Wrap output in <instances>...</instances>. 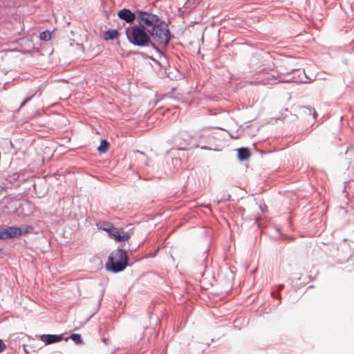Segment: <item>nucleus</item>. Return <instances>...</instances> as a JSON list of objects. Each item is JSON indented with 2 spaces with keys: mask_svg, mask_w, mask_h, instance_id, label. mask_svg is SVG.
Instances as JSON below:
<instances>
[{
  "mask_svg": "<svg viewBox=\"0 0 354 354\" xmlns=\"http://www.w3.org/2000/svg\"><path fill=\"white\" fill-rule=\"evenodd\" d=\"M1 230L2 239L19 237L23 234V232L21 231V228L18 227L11 226L6 228L1 227Z\"/></svg>",
  "mask_w": 354,
  "mask_h": 354,
  "instance_id": "9",
  "label": "nucleus"
},
{
  "mask_svg": "<svg viewBox=\"0 0 354 354\" xmlns=\"http://www.w3.org/2000/svg\"><path fill=\"white\" fill-rule=\"evenodd\" d=\"M304 112L306 114L312 115L314 119H316L317 114L315 109L310 106L304 107Z\"/></svg>",
  "mask_w": 354,
  "mask_h": 354,
  "instance_id": "17",
  "label": "nucleus"
},
{
  "mask_svg": "<svg viewBox=\"0 0 354 354\" xmlns=\"http://www.w3.org/2000/svg\"><path fill=\"white\" fill-rule=\"evenodd\" d=\"M180 136L185 145L195 149H207V145L211 140L209 135L205 133L203 131H196L192 135H189L187 132H182Z\"/></svg>",
  "mask_w": 354,
  "mask_h": 354,
  "instance_id": "4",
  "label": "nucleus"
},
{
  "mask_svg": "<svg viewBox=\"0 0 354 354\" xmlns=\"http://www.w3.org/2000/svg\"><path fill=\"white\" fill-rule=\"evenodd\" d=\"M295 70H296V69L292 68V69H291V71L292 72V71H295Z\"/></svg>",
  "mask_w": 354,
  "mask_h": 354,
  "instance_id": "26",
  "label": "nucleus"
},
{
  "mask_svg": "<svg viewBox=\"0 0 354 354\" xmlns=\"http://www.w3.org/2000/svg\"><path fill=\"white\" fill-rule=\"evenodd\" d=\"M39 38L43 41H49L51 39V33L48 30L43 31L40 33Z\"/></svg>",
  "mask_w": 354,
  "mask_h": 354,
  "instance_id": "18",
  "label": "nucleus"
},
{
  "mask_svg": "<svg viewBox=\"0 0 354 354\" xmlns=\"http://www.w3.org/2000/svg\"><path fill=\"white\" fill-rule=\"evenodd\" d=\"M271 295L274 297H277L279 299H281V295L279 294H277L274 292H271Z\"/></svg>",
  "mask_w": 354,
  "mask_h": 354,
  "instance_id": "22",
  "label": "nucleus"
},
{
  "mask_svg": "<svg viewBox=\"0 0 354 354\" xmlns=\"http://www.w3.org/2000/svg\"><path fill=\"white\" fill-rule=\"evenodd\" d=\"M35 95V93H32L30 96L26 97L23 102L20 105V108L23 107L26 103H28L30 100L31 98L32 97V96Z\"/></svg>",
  "mask_w": 354,
  "mask_h": 354,
  "instance_id": "20",
  "label": "nucleus"
},
{
  "mask_svg": "<svg viewBox=\"0 0 354 354\" xmlns=\"http://www.w3.org/2000/svg\"><path fill=\"white\" fill-rule=\"evenodd\" d=\"M109 145V142L107 140H102L97 150L100 153H105L108 151Z\"/></svg>",
  "mask_w": 354,
  "mask_h": 354,
  "instance_id": "16",
  "label": "nucleus"
},
{
  "mask_svg": "<svg viewBox=\"0 0 354 354\" xmlns=\"http://www.w3.org/2000/svg\"><path fill=\"white\" fill-rule=\"evenodd\" d=\"M150 36L159 44L167 45L171 39L168 25L162 19L153 28L149 30Z\"/></svg>",
  "mask_w": 354,
  "mask_h": 354,
  "instance_id": "5",
  "label": "nucleus"
},
{
  "mask_svg": "<svg viewBox=\"0 0 354 354\" xmlns=\"http://www.w3.org/2000/svg\"><path fill=\"white\" fill-rule=\"evenodd\" d=\"M6 348V344L0 339V353H3Z\"/></svg>",
  "mask_w": 354,
  "mask_h": 354,
  "instance_id": "21",
  "label": "nucleus"
},
{
  "mask_svg": "<svg viewBox=\"0 0 354 354\" xmlns=\"http://www.w3.org/2000/svg\"><path fill=\"white\" fill-rule=\"evenodd\" d=\"M103 230L106 231L109 233V236L115 239L118 242L127 241L130 236L124 232H122V234H120V231L118 228H115L113 226L109 227H101Z\"/></svg>",
  "mask_w": 354,
  "mask_h": 354,
  "instance_id": "8",
  "label": "nucleus"
},
{
  "mask_svg": "<svg viewBox=\"0 0 354 354\" xmlns=\"http://www.w3.org/2000/svg\"><path fill=\"white\" fill-rule=\"evenodd\" d=\"M353 147L352 145L346 146V150H345V155L346 156V158L351 160H353Z\"/></svg>",
  "mask_w": 354,
  "mask_h": 354,
  "instance_id": "19",
  "label": "nucleus"
},
{
  "mask_svg": "<svg viewBox=\"0 0 354 354\" xmlns=\"http://www.w3.org/2000/svg\"><path fill=\"white\" fill-rule=\"evenodd\" d=\"M25 180H26V176L22 173L16 172L9 176V181L10 183L17 182V181L19 183H21L23 181H25Z\"/></svg>",
  "mask_w": 354,
  "mask_h": 354,
  "instance_id": "13",
  "label": "nucleus"
},
{
  "mask_svg": "<svg viewBox=\"0 0 354 354\" xmlns=\"http://www.w3.org/2000/svg\"><path fill=\"white\" fill-rule=\"evenodd\" d=\"M118 35L119 33L117 30L112 29L106 31L104 34V37L105 40H111L117 38Z\"/></svg>",
  "mask_w": 354,
  "mask_h": 354,
  "instance_id": "14",
  "label": "nucleus"
},
{
  "mask_svg": "<svg viewBox=\"0 0 354 354\" xmlns=\"http://www.w3.org/2000/svg\"><path fill=\"white\" fill-rule=\"evenodd\" d=\"M69 339H72L77 344H83L82 337L80 334L73 333L69 337L65 338L64 340L67 341Z\"/></svg>",
  "mask_w": 354,
  "mask_h": 354,
  "instance_id": "15",
  "label": "nucleus"
},
{
  "mask_svg": "<svg viewBox=\"0 0 354 354\" xmlns=\"http://www.w3.org/2000/svg\"><path fill=\"white\" fill-rule=\"evenodd\" d=\"M33 209V204L28 201H26L19 204L14 214L18 216L24 217L29 215Z\"/></svg>",
  "mask_w": 354,
  "mask_h": 354,
  "instance_id": "7",
  "label": "nucleus"
},
{
  "mask_svg": "<svg viewBox=\"0 0 354 354\" xmlns=\"http://www.w3.org/2000/svg\"><path fill=\"white\" fill-rule=\"evenodd\" d=\"M288 82L282 78V75L275 70L273 64L268 67L261 66L256 78V83L262 85Z\"/></svg>",
  "mask_w": 354,
  "mask_h": 354,
  "instance_id": "3",
  "label": "nucleus"
},
{
  "mask_svg": "<svg viewBox=\"0 0 354 354\" xmlns=\"http://www.w3.org/2000/svg\"><path fill=\"white\" fill-rule=\"evenodd\" d=\"M1 232H2L1 227H0V239H2V234H1L2 233H1Z\"/></svg>",
  "mask_w": 354,
  "mask_h": 354,
  "instance_id": "24",
  "label": "nucleus"
},
{
  "mask_svg": "<svg viewBox=\"0 0 354 354\" xmlns=\"http://www.w3.org/2000/svg\"><path fill=\"white\" fill-rule=\"evenodd\" d=\"M40 340L45 343V344H51L56 342L62 341L64 339L63 335H51L44 334L39 337Z\"/></svg>",
  "mask_w": 354,
  "mask_h": 354,
  "instance_id": "11",
  "label": "nucleus"
},
{
  "mask_svg": "<svg viewBox=\"0 0 354 354\" xmlns=\"http://www.w3.org/2000/svg\"><path fill=\"white\" fill-rule=\"evenodd\" d=\"M128 266V257L125 250L118 248L113 250L109 255L106 263V268L108 271L118 273L124 270Z\"/></svg>",
  "mask_w": 354,
  "mask_h": 354,
  "instance_id": "2",
  "label": "nucleus"
},
{
  "mask_svg": "<svg viewBox=\"0 0 354 354\" xmlns=\"http://www.w3.org/2000/svg\"><path fill=\"white\" fill-rule=\"evenodd\" d=\"M283 288H284V285H283V284H279V285L278 286V290H282Z\"/></svg>",
  "mask_w": 354,
  "mask_h": 354,
  "instance_id": "23",
  "label": "nucleus"
},
{
  "mask_svg": "<svg viewBox=\"0 0 354 354\" xmlns=\"http://www.w3.org/2000/svg\"><path fill=\"white\" fill-rule=\"evenodd\" d=\"M1 252H2V249H1V248H0V254L1 253Z\"/></svg>",
  "mask_w": 354,
  "mask_h": 354,
  "instance_id": "27",
  "label": "nucleus"
},
{
  "mask_svg": "<svg viewBox=\"0 0 354 354\" xmlns=\"http://www.w3.org/2000/svg\"><path fill=\"white\" fill-rule=\"evenodd\" d=\"M160 20L161 19L157 15L147 11L138 10V25L136 26L147 30L148 32L149 30L153 28Z\"/></svg>",
  "mask_w": 354,
  "mask_h": 354,
  "instance_id": "6",
  "label": "nucleus"
},
{
  "mask_svg": "<svg viewBox=\"0 0 354 354\" xmlns=\"http://www.w3.org/2000/svg\"><path fill=\"white\" fill-rule=\"evenodd\" d=\"M250 155L251 153L250 150L246 147H241L238 149L237 157L241 161L248 160Z\"/></svg>",
  "mask_w": 354,
  "mask_h": 354,
  "instance_id": "12",
  "label": "nucleus"
},
{
  "mask_svg": "<svg viewBox=\"0 0 354 354\" xmlns=\"http://www.w3.org/2000/svg\"><path fill=\"white\" fill-rule=\"evenodd\" d=\"M129 28L126 30V35L128 41L134 46L144 47H152L157 52L160 53V50L154 44L151 38L150 35L147 30L138 27L137 26L131 27V32H129Z\"/></svg>",
  "mask_w": 354,
  "mask_h": 354,
  "instance_id": "1",
  "label": "nucleus"
},
{
  "mask_svg": "<svg viewBox=\"0 0 354 354\" xmlns=\"http://www.w3.org/2000/svg\"><path fill=\"white\" fill-rule=\"evenodd\" d=\"M118 17L127 23L131 24L135 20L137 21L138 10L135 12H132L129 9L123 8L118 12Z\"/></svg>",
  "mask_w": 354,
  "mask_h": 354,
  "instance_id": "10",
  "label": "nucleus"
},
{
  "mask_svg": "<svg viewBox=\"0 0 354 354\" xmlns=\"http://www.w3.org/2000/svg\"><path fill=\"white\" fill-rule=\"evenodd\" d=\"M28 230H26L24 233H28Z\"/></svg>",
  "mask_w": 354,
  "mask_h": 354,
  "instance_id": "25",
  "label": "nucleus"
}]
</instances>
